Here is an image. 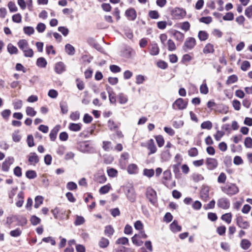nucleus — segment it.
Returning a JSON list of instances; mask_svg holds the SVG:
<instances>
[{"mask_svg":"<svg viewBox=\"0 0 252 252\" xmlns=\"http://www.w3.org/2000/svg\"><path fill=\"white\" fill-rule=\"evenodd\" d=\"M205 164L209 170H213L218 166V160L214 158H207L205 160Z\"/></svg>","mask_w":252,"mask_h":252,"instance_id":"0eeeda50","label":"nucleus"},{"mask_svg":"<svg viewBox=\"0 0 252 252\" xmlns=\"http://www.w3.org/2000/svg\"><path fill=\"white\" fill-rule=\"evenodd\" d=\"M82 125L80 123H70L69 126V129L73 131H78L81 130Z\"/></svg>","mask_w":252,"mask_h":252,"instance_id":"a878e982","label":"nucleus"},{"mask_svg":"<svg viewBox=\"0 0 252 252\" xmlns=\"http://www.w3.org/2000/svg\"><path fill=\"white\" fill-rule=\"evenodd\" d=\"M110 70L113 73H118L121 71V68L119 66L117 65H110Z\"/></svg>","mask_w":252,"mask_h":252,"instance_id":"774afa93","label":"nucleus"},{"mask_svg":"<svg viewBox=\"0 0 252 252\" xmlns=\"http://www.w3.org/2000/svg\"><path fill=\"white\" fill-rule=\"evenodd\" d=\"M109 244V241L104 237L101 238L98 242V246L100 248L104 249L107 248Z\"/></svg>","mask_w":252,"mask_h":252,"instance_id":"412c9836","label":"nucleus"},{"mask_svg":"<svg viewBox=\"0 0 252 252\" xmlns=\"http://www.w3.org/2000/svg\"><path fill=\"white\" fill-rule=\"evenodd\" d=\"M245 146L247 148H252V138L250 137H247L245 139Z\"/></svg>","mask_w":252,"mask_h":252,"instance_id":"bf43d9fd","label":"nucleus"},{"mask_svg":"<svg viewBox=\"0 0 252 252\" xmlns=\"http://www.w3.org/2000/svg\"><path fill=\"white\" fill-rule=\"evenodd\" d=\"M14 160L13 157H8L6 158L4 161L2 163L1 166L2 170L5 172L8 171L9 167L13 163Z\"/></svg>","mask_w":252,"mask_h":252,"instance_id":"9b49d317","label":"nucleus"},{"mask_svg":"<svg viewBox=\"0 0 252 252\" xmlns=\"http://www.w3.org/2000/svg\"><path fill=\"white\" fill-rule=\"evenodd\" d=\"M58 31L61 32L64 36H67L69 33L68 29L67 28L63 26L58 27Z\"/></svg>","mask_w":252,"mask_h":252,"instance_id":"0e129e2a","label":"nucleus"},{"mask_svg":"<svg viewBox=\"0 0 252 252\" xmlns=\"http://www.w3.org/2000/svg\"><path fill=\"white\" fill-rule=\"evenodd\" d=\"M209 189L207 187H205L201 189L200 195V197L203 200L206 201L208 200L209 198Z\"/></svg>","mask_w":252,"mask_h":252,"instance_id":"dca6fc26","label":"nucleus"},{"mask_svg":"<svg viewBox=\"0 0 252 252\" xmlns=\"http://www.w3.org/2000/svg\"><path fill=\"white\" fill-rule=\"evenodd\" d=\"M168 50L173 51L176 50V46L174 42L172 39H168L167 41Z\"/></svg>","mask_w":252,"mask_h":252,"instance_id":"c03bdc74","label":"nucleus"},{"mask_svg":"<svg viewBox=\"0 0 252 252\" xmlns=\"http://www.w3.org/2000/svg\"><path fill=\"white\" fill-rule=\"evenodd\" d=\"M118 101L121 104H125L127 101V96L123 93H120L118 95Z\"/></svg>","mask_w":252,"mask_h":252,"instance_id":"f704fd0d","label":"nucleus"},{"mask_svg":"<svg viewBox=\"0 0 252 252\" xmlns=\"http://www.w3.org/2000/svg\"><path fill=\"white\" fill-rule=\"evenodd\" d=\"M200 92L201 94H206L208 93V88L207 84L203 83L200 87Z\"/></svg>","mask_w":252,"mask_h":252,"instance_id":"e2e57ef3","label":"nucleus"},{"mask_svg":"<svg viewBox=\"0 0 252 252\" xmlns=\"http://www.w3.org/2000/svg\"><path fill=\"white\" fill-rule=\"evenodd\" d=\"M237 225L240 228L246 229H248L250 226V223L246 220H244L242 216H239L236 219Z\"/></svg>","mask_w":252,"mask_h":252,"instance_id":"9d476101","label":"nucleus"},{"mask_svg":"<svg viewBox=\"0 0 252 252\" xmlns=\"http://www.w3.org/2000/svg\"><path fill=\"white\" fill-rule=\"evenodd\" d=\"M214 52V46L211 43L206 44L203 49V53L205 54L213 53Z\"/></svg>","mask_w":252,"mask_h":252,"instance_id":"c85d7f7f","label":"nucleus"},{"mask_svg":"<svg viewBox=\"0 0 252 252\" xmlns=\"http://www.w3.org/2000/svg\"><path fill=\"white\" fill-rule=\"evenodd\" d=\"M159 49L157 43L152 44L150 50V54L152 56H156L159 54Z\"/></svg>","mask_w":252,"mask_h":252,"instance_id":"aec40b11","label":"nucleus"},{"mask_svg":"<svg viewBox=\"0 0 252 252\" xmlns=\"http://www.w3.org/2000/svg\"><path fill=\"white\" fill-rule=\"evenodd\" d=\"M30 221L33 225H36L40 223L41 220L36 216L32 215Z\"/></svg>","mask_w":252,"mask_h":252,"instance_id":"a18cd8bd","label":"nucleus"},{"mask_svg":"<svg viewBox=\"0 0 252 252\" xmlns=\"http://www.w3.org/2000/svg\"><path fill=\"white\" fill-rule=\"evenodd\" d=\"M22 234V231L19 228H17L15 230H11L10 232V235L13 237H18Z\"/></svg>","mask_w":252,"mask_h":252,"instance_id":"09e8293b","label":"nucleus"},{"mask_svg":"<svg viewBox=\"0 0 252 252\" xmlns=\"http://www.w3.org/2000/svg\"><path fill=\"white\" fill-rule=\"evenodd\" d=\"M221 190L229 196L236 194L239 191L238 188L234 184L227 183L221 188Z\"/></svg>","mask_w":252,"mask_h":252,"instance_id":"f03ea898","label":"nucleus"},{"mask_svg":"<svg viewBox=\"0 0 252 252\" xmlns=\"http://www.w3.org/2000/svg\"><path fill=\"white\" fill-rule=\"evenodd\" d=\"M27 142L28 146L30 147H32L34 145L33 137L32 135L30 134L28 136Z\"/></svg>","mask_w":252,"mask_h":252,"instance_id":"69168bd1","label":"nucleus"},{"mask_svg":"<svg viewBox=\"0 0 252 252\" xmlns=\"http://www.w3.org/2000/svg\"><path fill=\"white\" fill-rule=\"evenodd\" d=\"M61 128L60 125H56L53 129L51 130L50 134L49 137L50 138V140L52 141H54L57 137V135L58 134V132L60 130V129Z\"/></svg>","mask_w":252,"mask_h":252,"instance_id":"4468645a","label":"nucleus"},{"mask_svg":"<svg viewBox=\"0 0 252 252\" xmlns=\"http://www.w3.org/2000/svg\"><path fill=\"white\" fill-rule=\"evenodd\" d=\"M128 239L126 237H123L119 238L116 241V244L117 245H129Z\"/></svg>","mask_w":252,"mask_h":252,"instance_id":"c9c22d12","label":"nucleus"},{"mask_svg":"<svg viewBox=\"0 0 252 252\" xmlns=\"http://www.w3.org/2000/svg\"><path fill=\"white\" fill-rule=\"evenodd\" d=\"M26 112L28 116L31 117H33L36 114V112L34 110V109L30 106L26 108Z\"/></svg>","mask_w":252,"mask_h":252,"instance_id":"49530a36","label":"nucleus"},{"mask_svg":"<svg viewBox=\"0 0 252 252\" xmlns=\"http://www.w3.org/2000/svg\"><path fill=\"white\" fill-rule=\"evenodd\" d=\"M125 15L129 21H134L137 17L136 10L133 8H130L125 12Z\"/></svg>","mask_w":252,"mask_h":252,"instance_id":"f8f14e48","label":"nucleus"},{"mask_svg":"<svg viewBox=\"0 0 252 252\" xmlns=\"http://www.w3.org/2000/svg\"><path fill=\"white\" fill-rule=\"evenodd\" d=\"M157 143L158 147H162L164 143L163 137L161 135H158L155 137Z\"/></svg>","mask_w":252,"mask_h":252,"instance_id":"4d7b16f0","label":"nucleus"},{"mask_svg":"<svg viewBox=\"0 0 252 252\" xmlns=\"http://www.w3.org/2000/svg\"><path fill=\"white\" fill-rule=\"evenodd\" d=\"M149 17L153 19H158L159 15L158 12L156 10H151L149 12Z\"/></svg>","mask_w":252,"mask_h":252,"instance_id":"052dcab7","label":"nucleus"},{"mask_svg":"<svg viewBox=\"0 0 252 252\" xmlns=\"http://www.w3.org/2000/svg\"><path fill=\"white\" fill-rule=\"evenodd\" d=\"M29 161L31 163H37L39 162L38 157L35 153H31L29 157Z\"/></svg>","mask_w":252,"mask_h":252,"instance_id":"473e14b6","label":"nucleus"},{"mask_svg":"<svg viewBox=\"0 0 252 252\" xmlns=\"http://www.w3.org/2000/svg\"><path fill=\"white\" fill-rule=\"evenodd\" d=\"M154 170L153 169H144L143 171V174L149 178L153 177L154 175Z\"/></svg>","mask_w":252,"mask_h":252,"instance_id":"6e6d98bb","label":"nucleus"},{"mask_svg":"<svg viewBox=\"0 0 252 252\" xmlns=\"http://www.w3.org/2000/svg\"><path fill=\"white\" fill-rule=\"evenodd\" d=\"M17 197L19 200L16 202V205L17 207L20 208L23 206L24 203V192L22 191H20L18 193Z\"/></svg>","mask_w":252,"mask_h":252,"instance_id":"6ab92c4d","label":"nucleus"},{"mask_svg":"<svg viewBox=\"0 0 252 252\" xmlns=\"http://www.w3.org/2000/svg\"><path fill=\"white\" fill-rule=\"evenodd\" d=\"M188 104V99L185 100L182 98H179L172 104V108L175 110H184L187 108Z\"/></svg>","mask_w":252,"mask_h":252,"instance_id":"20e7f679","label":"nucleus"},{"mask_svg":"<svg viewBox=\"0 0 252 252\" xmlns=\"http://www.w3.org/2000/svg\"><path fill=\"white\" fill-rule=\"evenodd\" d=\"M95 181L100 184H103L106 181V177L104 175H98L95 177Z\"/></svg>","mask_w":252,"mask_h":252,"instance_id":"5fc2aeb1","label":"nucleus"},{"mask_svg":"<svg viewBox=\"0 0 252 252\" xmlns=\"http://www.w3.org/2000/svg\"><path fill=\"white\" fill-rule=\"evenodd\" d=\"M146 196L149 202L153 205H155L157 202V195L156 191L151 187H148L146 189Z\"/></svg>","mask_w":252,"mask_h":252,"instance_id":"7ed1b4c3","label":"nucleus"},{"mask_svg":"<svg viewBox=\"0 0 252 252\" xmlns=\"http://www.w3.org/2000/svg\"><path fill=\"white\" fill-rule=\"evenodd\" d=\"M85 221V219L82 216H77L74 221V224L76 226L80 225L83 224Z\"/></svg>","mask_w":252,"mask_h":252,"instance_id":"37998d69","label":"nucleus"},{"mask_svg":"<svg viewBox=\"0 0 252 252\" xmlns=\"http://www.w3.org/2000/svg\"><path fill=\"white\" fill-rule=\"evenodd\" d=\"M161 157L162 159L164 161L168 160L171 158L169 151L167 150L163 152L161 155Z\"/></svg>","mask_w":252,"mask_h":252,"instance_id":"79ce46f5","label":"nucleus"},{"mask_svg":"<svg viewBox=\"0 0 252 252\" xmlns=\"http://www.w3.org/2000/svg\"><path fill=\"white\" fill-rule=\"evenodd\" d=\"M44 198L42 196L38 195L35 198V203L34 207L36 209L38 208L40 205L43 203Z\"/></svg>","mask_w":252,"mask_h":252,"instance_id":"cd10ccee","label":"nucleus"},{"mask_svg":"<svg viewBox=\"0 0 252 252\" xmlns=\"http://www.w3.org/2000/svg\"><path fill=\"white\" fill-rule=\"evenodd\" d=\"M8 6L10 12H14L17 11V7L16 4L12 1L8 2Z\"/></svg>","mask_w":252,"mask_h":252,"instance_id":"338daca9","label":"nucleus"},{"mask_svg":"<svg viewBox=\"0 0 252 252\" xmlns=\"http://www.w3.org/2000/svg\"><path fill=\"white\" fill-rule=\"evenodd\" d=\"M19 48L23 52L26 57L32 58L33 56V51L29 47V43L26 39H20L17 43Z\"/></svg>","mask_w":252,"mask_h":252,"instance_id":"f257e3e1","label":"nucleus"},{"mask_svg":"<svg viewBox=\"0 0 252 252\" xmlns=\"http://www.w3.org/2000/svg\"><path fill=\"white\" fill-rule=\"evenodd\" d=\"M127 170L129 174H135L137 172L138 167L135 164H130L128 166Z\"/></svg>","mask_w":252,"mask_h":252,"instance_id":"c756f323","label":"nucleus"},{"mask_svg":"<svg viewBox=\"0 0 252 252\" xmlns=\"http://www.w3.org/2000/svg\"><path fill=\"white\" fill-rule=\"evenodd\" d=\"M172 35L175 39L180 43L183 41L185 37L184 33L177 30H174L173 31Z\"/></svg>","mask_w":252,"mask_h":252,"instance_id":"f3484780","label":"nucleus"},{"mask_svg":"<svg viewBox=\"0 0 252 252\" xmlns=\"http://www.w3.org/2000/svg\"><path fill=\"white\" fill-rule=\"evenodd\" d=\"M232 215L230 213H226L222 215L221 219L225 221L228 224L230 223L231 221Z\"/></svg>","mask_w":252,"mask_h":252,"instance_id":"a19ab883","label":"nucleus"},{"mask_svg":"<svg viewBox=\"0 0 252 252\" xmlns=\"http://www.w3.org/2000/svg\"><path fill=\"white\" fill-rule=\"evenodd\" d=\"M67 189L69 190H73L77 188V184L73 182H69L66 185Z\"/></svg>","mask_w":252,"mask_h":252,"instance_id":"680f3d73","label":"nucleus"},{"mask_svg":"<svg viewBox=\"0 0 252 252\" xmlns=\"http://www.w3.org/2000/svg\"><path fill=\"white\" fill-rule=\"evenodd\" d=\"M26 176L28 179H33L37 177V174L35 171L29 170L26 172Z\"/></svg>","mask_w":252,"mask_h":252,"instance_id":"e433bc0d","label":"nucleus"},{"mask_svg":"<svg viewBox=\"0 0 252 252\" xmlns=\"http://www.w3.org/2000/svg\"><path fill=\"white\" fill-rule=\"evenodd\" d=\"M65 70V66L64 64L60 62L56 63L55 66V71L58 74H61Z\"/></svg>","mask_w":252,"mask_h":252,"instance_id":"2eb2a0df","label":"nucleus"},{"mask_svg":"<svg viewBox=\"0 0 252 252\" xmlns=\"http://www.w3.org/2000/svg\"><path fill=\"white\" fill-rule=\"evenodd\" d=\"M195 45L196 40L194 38L191 37H188L184 42L183 48L185 51H187L188 50L193 49Z\"/></svg>","mask_w":252,"mask_h":252,"instance_id":"423d86ee","label":"nucleus"},{"mask_svg":"<svg viewBox=\"0 0 252 252\" xmlns=\"http://www.w3.org/2000/svg\"><path fill=\"white\" fill-rule=\"evenodd\" d=\"M110 189H111L110 185L107 184V185H106L105 186L101 187L99 190V192L101 194H104L107 193L109 191Z\"/></svg>","mask_w":252,"mask_h":252,"instance_id":"58836bf2","label":"nucleus"},{"mask_svg":"<svg viewBox=\"0 0 252 252\" xmlns=\"http://www.w3.org/2000/svg\"><path fill=\"white\" fill-rule=\"evenodd\" d=\"M47 64V61L43 57H40L37 59L36 61V65L41 68H44Z\"/></svg>","mask_w":252,"mask_h":252,"instance_id":"393cba45","label":"nucleus"},{"mask_svg":"<svg viewBox=\"0 0 252 252\" xmlns=\"http://www.w3.org/2000/svg\"><path fill=\"white\" fill-rule=\"evenodd\" d=\"M7 51L11 55L17 54L18 52V50L17 47L14 46L11 43H9L7 45Z\"/></svg>","mask_w":252,"mask_h":252,"instance_id":"7c9ffc66","label":"nucleus"},{"mask_svg":"<svg viewBox=\"0 0 252 252\" xmlns=\"http://www.w3.org/2000/svg\"><path fill=\"white\" fill-rule=\"evenodd\" d=\"M61 112L63 114H66L68 112V106L66 102L62 101L60 103Z\"/></svg>","mask_w":252,"mask_h":252,"instance_id":"4c0bfd02","label":"nucleus"},{"mask_svg":"<svg viewBox=\"0 0 252 252\" xmlns=\"http://www.w3.org/2000/svg\"><path fill=\"white\" fill-rule=\"evenodd\" d=\"M170 229L173 232H179L181 230L182 227L178 224V221L174 220L170 225Z\"/></svg>","mask_w":252,"mask_h":252,"instance_id":"a211bd4d","label":"nucleus"},{"mask_svg":"<svg viewBox=\"0 0 252 252\" xmlns=\"http://www.w3.org/2000/svg\"><path fill=\"white\" fill-rule=\"evenodd\" d=\"M217 205L219 208L223 209H227L230 207L229 200L225 197H222L218 199Z\"/></svg>","mask_w":252,"mask_h":252,"instance_id":"1a4fd4ad","label":"nucleus"},{"mask_svg":"<svg viewBox=\"0 0 252 252\" xmlns=\"http://www.w3.org/2000/svg\"><path fill=\"white\" fill-rule=\"evenodd\" d=\"M23 30L24 33L28 35L32 34L34 32V29L32 27L30 26L25 27Z\"/></svg>","mask_w":252,"mask_h":252,"instance_id":"3c124183","label":"nucleus"},{"mask_svg":"<svg viewBox=\"0 0 252 252\" xmlns=\"http://www.w3.org/2000/svg\"><path fill=\"white\" fill-rule=\"evenodd\" d=\"M238 81V77L236 75H231L229 76L227 80H226V83L227 85H229L234 83Z\"/></svg>","mask_w":252,"mask_h":252,"instance_id":"ea45409f","label":"nucleus"},{"mask_svg":"<svg viewBox=\"0 0 252 252\" xmlns=\"http://www.w3.org/2000/svg\"><path fill=\"white\" fill-rule=\"evenodd\" d=\"M114 233V229L111 225H109L105 227L104 234L108 237H111Z\"/></svg>","mask_w":252,"mask_h":252,"instance_id":"4be33fe9","label":"nucleus"},{"mask_svg":"<svg viewBox=\"0 0 252 252\" xmlns=\"http://www.w3.org/2000/svg\"><path fill=\"white\" fill-rule=\"evenodd\" d=\"M192 180L195 182H198L199 181L203 180V177L198 173H194L191 176Z\"/></svg>","mask_w":252,"mask_h":252,"instance_id":"603ef678","label":"nucleus"},{"mask_svg":"<svg viewBox=\"0 0 252 252\" xmlns=\"http://www.w3.org/2000/svg\"><path fill=\"white\" fill-rule=\"evenodd\" d=\"M137 234H135L132 238L131 240L133 244L137 246H141L142 245L143 242L139 239Z\"/></svg>","mask_w":252,"mask_h":252,"instance_id":"72a5a7b5","label":"nucleus"},{"mask_svg":"<svg viewBox=\"0 0 252 252\" xmlns=\"http://www.w3.org/2000/svg\"><path fill=\"white\" fill-rule=\"evenodd\" d=\"M91 41H93L94 44H93V47L95 49H96L97 51H98L100 52L103 53L104 52V49L103 47L100 45L98 43H96L94 39L91 38L89 39L88 42L91 43Z\"/></svg>","mask_w":252,"mask_h":252,"instance_id":"bb28decb","label":"nucleus"},{"mask_svg":"<svg viewBox=\"0 0 252 252\" xmlns=\"http://www.w3.org/2000/svg\"><path fill=\"white\" fill-rule=\"evenodd\" d=\"M186 14V11L180 8H175L172 12V16L177 19L184 18Z\"/></svg>","mask_w":252,"mask_h":252,"instance_id":"6e6552de","label":"nucleus"},{"mask_svg":"<svg viewBox=\"0 0 252 252\" xmlns=\"http://www.w3.org/2000/svg\"><path fill=\"white\" fill-rule=\"evenodd\" d=\"M11 113V112L10 110L5 109L1 112V115L4 119L7 120L8 119V118L10 116Z\"/></svg>","mask_w":252,"mask_h":252,"instance_id":"13d9d810","label":"nucleus"},{"mask_svg":"<svg viewBox=\"0 0 252 252\" xmlns=\"http://www.w3.org/2000/svg\"><path fill=\"white\" fill-rule=\"evenodd\" d=\"M251 246L250 241L248 239H242L240 243V246L244 250H248Z\"/></svg>","mask_w":252,"mask_h":252,"instance_id":"5701e85b","label":"nucleus"},{"mask_svg":"<svg viewBox=\"0 0 252 252\" xmlns=\"http://www.w3.org/2000/svg\"><path fill=\"white\" fill-rule=\"evenodd\" d=\"M125 193L127 199L131 202L133 203L135 201L136 194L135 189L133 187H127L126 188Z\"/></svg>","mask_w":252,"mask_h":252,"instance_id":"39448f33","label":"nucleus"},{"mask_svg":"<svg viewBox=\"0 0 252 252\" xmlns=\"http://www.w3.org/2000/svg\"><path fill=\"white\" fill-rule=\"evenodd\" d=\"M108 93L110 102L112 104H115L116 103V97L114 93L112 91L110 90H108Z\"/></svg>","mask_w":252,"mask_h":252,"instance_id":"864d4df0","label":"nucleus"},{"mask_svg":"<svg viewBox=\"0 0 252 252\" xmlns=\"http://www.w3.org/2000/svg\"><path fill=\"white\" fill-rule=\"evenodd\" d=\"M65 50L66 53L69 55L72 56L75 54V48L70 44H66L65 45Z\"/></svg>","mask_w":252,"mask_h":252,"instance_id":"b1692460","label":"nucleus"},{"mask_svg":"<svg viewBox=\"0 0 252 252\" xmlns=\"http://www.w3.org/2000/svg\"><path fill=\"white\" fill-rule=\"evenodd\" d=\"M208 33L204 31H200L198 34V37L200 41H205L208 38Z\"/></svg>","mask_w":252,"mask_h":252,"instance_id":"2f4dec72","label":"nucleus"},{"mask_svg":"<svg viewBox=\"0 0 252 252\" xmlns=\"http://www.w3.org/2000/svg\"><path fill=\"white\" fill-rule=\"evenodd\" d=\"M201 127L202 129H211L212 127V124L209 121L204 122L201 124Z\"/></svg>","mask_w":252,"mask_h":252,"instance_id":"de8ad7c7","label":"nucleus"},{"mask_svg":"<svg viewBox=\"0 0 252 252\" xmlns=\"http://www.w3.org/2000/svg\"><path fill=\"white\" fill-rule=\"evenodd\" d=\"M147 149L150 151L148 155L153 154L157 152V149L153 139H150L147 142Z\"/></svg>","mask_w":252,"mask_h":252,"instance_id":"ddd939ff","label":"nucleus"},{"mask_svg":"<svg viewBox=\"0 0 252 252\" xmlns=\"http://www.w3.org/2000/svg\"><path fill=\"white\" fill-rule=\"evenodd\" d=\"M188 155L190 157H195L198 155V150L196 148H191L188 151Z\"/></svg>","mask_w":252,"mask_h":252,"instance_id":"8fccbe9b","label":"nucleus"}]
</instances>
